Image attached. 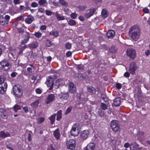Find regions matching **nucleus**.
Here are the masks:
<instances>
[{"mask_svg":"<svg viewBox=\"0 0 150 150\" xmlns=\"http://www.w3.org/2000/svg\"><path fill=\"white\" fill-rule=\"evenodd\" d=\"M34 20V17L30 15L28 16L27 18L25 20V21L27 23L30 24Z\"/></svg>","mask_w":150,"mask_h":150,"instance_id":"18","label":"nucleus"},{"mask_svg":"<svg viewBox=\"0 0 150 150\" xmlns=\"http://www.w3.org/2000/svg\"><path fill=\"white\" fill-rule=\"evenodd\" d=\"M95 11V9L93 8L87 10L84 14V16L87 18H89L93 15Z\"/></svg>","mask_w":150,"mask_h":150,"instance_id":"11","label":"nucleus"},{"mask_svg":"<svg viewBox=\"0 0 150 150\" xmlns=\"http://www.w3.org/2000/svg\"><path fill=\"white\" fill-rule=\"evenodd\" d=\"M45 83L48 87H49V89L50 90H52L54 84L53 79L52 76H50L47 77Z\"/></svg>","mask_w":150,"mask_h":150,"instance_id":"4","label":"nucleus"},{"mask_svg":"<svg viewBox=\"0 0 150 150\" xmlns=\"http://www.w3.org/2000/svg\"><path fill=\"white\" fill-rule=\"evenodd\" d=\"M26 47V46H24L22 48L20 49V50L18 52V54H19L23 52V50L25 49Z\"/></svg>","mask_w":150,"mask_h":150,"instance_id":"57","label":"nucleus"},{"mask_svg":"<svg viewBox=\"0 0 150 150\" xmlns=\"http://www.w3.org/2000/svg\"><path fill=\"white\" fill-rule=\"evenodd\" d=\"M120 99L119 98H115L113 104L115 107H117L120 106Z\"/></svg>","mask_w":150,"mask_h":150,"instance_id":"22","label":"nucleus"},{"mask_svg":"<svg viewBox=\"0 0 150 150\" xmlns=\"http://www.w3.org/2000/svg\"><path fill=\"white\" fill-rule=\"evenodd\" d=\"M117 51V48L115 46H112L109 49V51L110 52L113 54L116 53Z\"/></svg>","mask_w":150,"mask_h":150,"instance_id":"24","label":"nucleus"},{"mask_svg":"<svg viewBox=\"0 0 150 150\" xmlns=\"http://www.w3.org/2000/svg\"><path fill=\"white\" fill-rule=\"evenodd\" d=\"M69 91L71 93H74L76 91V88L73 83H70L69 84Z\"/></svg>","mask_w":150,"mask_h":150,"instance_id":"13","label":"nucleus"},{"mask_svg":"<svg viewBox=\"0 0 150 150\" xmlns=\"http://www.w3.org/2000/svg\"><path fill=\"white\" fill-rule=\"evenodd\" d=\"M56 114H54L52 115L50 117H49V119L51 121V124H54V121L55 120V119L56 118Z\"/></svg>","mask_w":150,"mask_h":150,"instance_id":"30","label":"nucleus"},{"mask_svg":"<svg viewBox=\"0 0 150 150\" xmlns=\"http://www.w3.org/2000/svg\"><path fill=\"white\" fill-rule=\"evenodd\" d=\"M78 79L81 80H83L85 79L84 76L81 74H78Z\"/></svg>","mask_w":150,"mask_h":150,"instance_id":"50","label":"nucleus"},{"mask_svg":"<svg viewBox=\"0 0 150 150\" xmlns=\"http://www.w3.org/2000/svg\"><path fill=\"white\" fill-rule=\"evenodd\" d=\"M140 90H138L137 92L138 100L137 102L136 107L137 108H140V106L141 92Z\"/></svg>","mask_w":150,"mask_h":150,"instance_id":"14","label":"nucleus"},{"mask_svg":"<svg viewBox=\"0 0 150 150\" xmlns=\"http://www.w3.org/2000/svg\"><path fill=\"white\" fill-rule=\"evenodd\" d=\"M65 46L67 49H70L71 48V44L69 42H67L65 44Z\"/></svg>","mask_w":150,"mask_h":150,"instance_id":"47","label":"nucleus"},{"mask_svg":"<svg viewBox=\"0 0 150 150\" xmlns=\"http://www.w3.org/2000/svg\"><path fill=\"white\" fill-rule=\"evenodd\" d=\"M50 34L51 35H52L55 37H57L58 36L59 33L58 31H51L50 32Z\"/></svg>","mask_w":150,"mask_h":150,"instance_id":"43","label":"nucleus"},{"mask_svg":"<svg viewBox=\"0 0 150 150\" xmlns=\"http://www.w3.org/2000/svg\"><path fill=\"white\" fill-rule=\"evenodd\" d=\"M64 11L65 12L66 14H69V13L71 12V11L69 10L68 8H65L64 9Z\"/></svg>","mask_w":150,"mask_h":150,"instance_id":"51","label":"nucleus"},{"mask_svg":"<svg viewBox=\"0 0 150 150\" xmlns=\"http://www.w3.org/2000/svg\"><path fill=\"white\" fill-rule=\"evenodd\" d=\"M137 68L138 67L135 63L133 62H132L130 65L129 71L130 72L131 74H134L135 71Z\"/></svg>","mask_w":150,"mask_h":150,"instance_id":"8","label":"nucleus"},{"mask_svg":"<svg viewBox=\"0 0 150 150\" xmlns=\"http://www.w3.org/2000/svg\"><path fill=\"white\" fill-rule=\"evenodd\" d=\"M47 150H55V149L52 145L51 144L50 146H49Z\"/></svg>","mask_w":150,"mask_h":150,"instance_id":"63","label":"nucleus"},{"mask_svg":"<svg viewBox=\"0 0 150 150\" xmlns=\"http://www.w3.org/2000/svg\"><path fill=\"white\" fill-rule=\"evenodd\" d=\"M87 90L88 91L91 93V94H95L96 91L95 88L93 87H88L87 88Z\"/></svg>","mask_w":150,"mask_h":150,"instance_id":"31","label":"nucleus"},{"mask_svg":"<svg viewBox=\"0 0 150 150\" xmlns=\"http://www.w3.org/2000/svg\"><path fill=\"white\" fill-rule=\"evenodd\" d=\"M10 135V134L7 132H5L4 131L0 132V137L5 138L6 137H9Z\"/></svg>","mask_w":150,"mask_h":150,"instance_id":"21","label":"nucleus"},{"mask_svg":"<svg viewBox=\"0 0 150 150\" xmlns=\"http://www.w3.org/2000/svg\"><path fill=\"white\" fill-rule=\"evenodd\" d=\"M101 14L102 17L104 18H106L108 16L107 12L105 9H103L101 12Z\"/></svg>","mask_w":150,"mask_h":150,"instance_id":"37","label":"nucleus"},{"mask_svg":"<svg viewBox=\"0 0 150 150\" xmlns=\"http://www.w3.org/2000/svg\"><path fill=\"white\" fill-rule=\"evenodd\" d=\"M55 97L54 94H51L49 95L45 100V103L48 104L51 102L53 101L55 99Z\"/></svg>","mask_w":150,"mask_h":150,"instance_id":"9","label":"nucleus"},{"mask_svg":"<svg viewBox=\"0 0 150 150\" xmlns=\"http://www.w3.org/2000/svg\"><path fill=\"white\" fill-rule=\"evenodd\" d=\"M29 40H28V39H23L22 42H21V43L22 44H23V45H24L25 44V43H26Z\"/></svg>","mask_w":150,"mask_h":150,"instance_id":"61","label":"nucleus"},{"mask_svg":"<svg viewBox=\"0 0 150 150\" xmlns=\"http://www.w3.org/2000/svg\"><path fill=\"white\" fill-rule=\"evenodd\" d=\"M39 102V100H36L33 103H31L30 105L33 108H35L38 107Z\"/></svg>","mask_w":150,"mask_h":150,"instance_id":"26","label":"nucleus"},{"mask_svg":"<svg viewBox=\"0 0 150 150\" xmlns=\"http://www.w3.org/2000/svg\"><path fill=\"white\" fill-rule=\"evenodd\" d=\"M89 132L88 130H85L82 132L81 133L80 137L82 140L86 139L89 135Z\"/></svg>","mask_w":150,"mask_h":150,"instance_id":"10","label":"nucleus"},{"mask_svg":"<svg viewBox=\"0 0 150 150\" xmlns=\"http://www.w3.org/2000/svg\"><path fill=\"white\" fill-rule=\"evenodd\" d=\"M119 124L118 121L116 120H112L110 122V127H112Z\"/></svg>","mask_w":150,"mask_h":150,"instance_id":"36","label":"nucleus"},{"mask_svg":"<svg viewBox=\"0 0 150 150\" xmlns=\"http://www.w3.org/2000/svg\"><path fill=\"white\" fill-rule=\"evenodd\" d=\"M46 46L47 47H50L52 46V44L51 42L50 41L48 40H47L46 42Z\"/></svg>","mask_w":150,"mask_h":150,"instance_id":"48","label":"nucleus"},{"mask_svg":"<svg viewBox=\"0 0 150 150\" xmlns=\"http://www.w3.org/2000/svg\"><path fill=\"white\" fill-rule=\"evenodd\" d=\"M67 22L68 24L70 26H74L76 24V21L71 19L67 20Z\"/></svg>","mask_w":150,"mask_h":150,"instance_id":"32","label":"nucleus"},{"mask_svg":"<svg viewBox=\"0 0 150 150\" xmlns=\"http://www.w3.org/2000/svg\"><path fill=\"white\" fill-rule=\"evenodd\" d=\"M126 53L127 55L132 59H134L136 57L135 51L133 49L131 48L127 49Z\"/></svg>","mask_w":150,"mask_h":150,"instance_id":"5","label":"nucleus"},{"mask_svg":"<svg viewBox=\"0 0 150 150\" xmlns=\"http://www.w3.org/2000/svg\"><path fill=\"white\" fill-rule=\"evenodd\" d=\"M70 133L72 136L75 137L79 134V131L76 129L75 127L73 126L71 130Z\"/></svg>","mask_w":150,"mask_h":150,"instance_id":"15","label":"nucleus"},{"mask_svg":"<svg viewBox=\"0 0 150 150\" xmlns=\"http://www.w3.org/2000/svg\"><path fill=\"white\" fill-rule=\"evenodd\" d=\"M11 67V64L7 60H3L0 62V69L6 71L9 70Z\"/></svg>","mask_w":150,"mask_h":150,"instance_id":"3","label":"nucleus"},{"mask_svg":"<svg viewBox=\"0 0 150 150\" xmlns=\"http://www.w3.org/2000/svg\"><path fill=\"white\" fill-rule=\"evenodd\" d=\"M95 144L94 143H91L88 144L85 147V150H94Z\"/></svg>","mask_w":150,"mask_h":150,"instance_id":"17","label":"nucleus"},{"mask_svg":"<svg viewBox=\"0 0 150 150\" xmlns=\"http://www.w3.org/2000/svg\"><path fill=\"white\" fill-rule=\"evenodd\" d=\"M111 127L112 129L115 132H119L120 130V126L119 124Z\"/></svg>","mask_w":150,"mask_h":150,"instance_id":"27","label":"nucleus"},{"mask_svg":"<svg viewBox=\"0 0 150 150\" xmlns=\"http://www.w3.org/2000/svg\"><path fill=\"white\" fill-rule=\"evenodd\" d=\"M143 11L144 13H148L149 12V10L146 8H145L143 9Z\"/></svg>","mask_w":150,"mask_h":150,"instance_id":"60","label":"nucleus"},{"mask_svg":"<svg viewBox=\"0 0 150 150\" xmlns=\"http://www.w3.org/2000/svg\"><path fill=\"white\" fill-rule=\"evenodd\" d=\"M0 116L3 118L6 119L7 118V116L5 110L3 109H0Z\"/></svg>","mask_w":150,"mask_h":150,"instance_id":"23","label":"nucleus"},{"mask_svg":"<svg viewBox=\"0 0 150 150\" xmlns=\"http://www.w3.org/2000/svg\"><path fill=\"white\" fill-rule=\"evenodd\" d=\"M23 109L24 110V111L25 113L28 112L29 111L28 108L26 106L23 107Z\"/></svg>","mask_w":150,"mask_h":150,"instance_id":"64","label":"nucleus"},{"mask_svg":"<svg viewBox=\"0 0 150 150\" xmlns=\"http://www.w3.org/2000/svg\"><path fill=\"white\" fill-rule=\"evenodd\" d=\"M53 135L58 140L59 139L60 136V134L59 130V129H57L54 131Z\"/></svg>","mask_w":150,"mask_h":150,"instance_id":"20","label":"nucleus"},{"mask_svg":"<svg viewBox=\"0 0 150 150\" xmlns=\"http://www.w3.org/2000/svg\"><path fill=\"white\" fill-rule=\"evenodd\" d=\"M52 73L53 74V76L55 79L57 78L60 76V74L57 71L54 70L52 71Z\"/></svg>","mask_w":150,"mask_h":150,"instance_id":"34","label":"nucleus"},{"mask_svg":"<svg viewBox=\"0 0 150 150\" xmlns=\"http://www.w3.org/2000/svg\"><path fill=\"white\" fill-rule=\"evenodd\" d=\"M46 14L48 16H50L52 14V12L50 10H46L45 11Z\"/></svg>","mask_w":150,"mask_h":150,"instance_id":"52","label":"nucleus"},{"mask_svg":"<svg viewBox=\"0 0 150 150\" xmlns=\"http://www.w3.org/2000/svg\"><path fill=\"white\" fill-rule=\"evenodd\" d=\"M25 10H28L29 9H30V8L28 6V2H26L25 3Z\"/></svg>","mask_w":150,"mask_h":150,"instance_id":"53","label":"nucleus"},{"mask_svg":"<svg viewBox=\"0 0 150 150\" xmlns=\"http://www.w3.org/2000/svg\"><path fill=\"white\" fill-rule=\"evenodd\" d=\"M34 35L37 38H40L41 37L42 33L40 32H37L34 34Z\"/></svg>","mask_w":150,"mask_h":150,"instance_id":"46","label":"nucleus"},{"mask_svg":"<svg viewBox=\"0 0 150 150\" xmlns=\"http://www.w3.org/2000/svg\"><path fill=\"white\" fill-rule=\"evenodd\" d=\"M55 16L59 21L63 20L64 19V16H60L57 13L56 14Z\"/></svg>","mask_w":150,"mask_h":150,"instance_id":"39","label":"nucleus"},{"mask_svg":"<svg viewBox=\"0 0 150 150\" xmlns=\"http://www.w3.org/2000/svg\"><path fill=\"white\" fill-rule=\"evenodd\" d=\"M144 87L147 90H149L150 89V86L148 84L147 82H145L144 83Z\"/></svg>","mask_w":150,"mask_h":150,"instance_id":"45","label":"nucleus"},{"mask_svg":"<svg viewBox=\"0 0 150 150\" xmlns=\"http://www.w3.org/2000/svg\"><path fill=\"white\" fill-rule=\"evenodd\" d=\"M139 145L136 143H132L130 145V149L131 150H134L138 147Z\"/></svg>","mask_w":150,"mask_h":150,"instance_id":"28","label":"nucleus"},{"mask_svg":"<svg viewBox=\"0 0 150 150\" xmlns=\"http://www.w3.org/2000/svg\"><path fill=\"white\" fill-rule=\"evenodd\" d=\"M72 107L71 106H69L68 107L64 113L65 115H67L69 113H70L72 110Z\"/></svg>","mask_w":150,"mask_h":150,"instance_id":"41","label":"nucleus"},{"mask_svg":"<svg viewBox=\"0 0 150 150\" xmlns=\"http://www.w3.org/2000/svg\"><path fill=\"white\" fill-rule=\"evenodd\" d=\"M0 24L2 25L7 24V21L3 17L0 18Z\"/></svg>","mask_w":150,"mask_h":150,"instance_id":"29","label":"nucleus"},{"mask_svg":"<svg viewBox=\"0 0 150 150\" xmlns=\"http://www.w3.org/2000/svg\"><path fill=\"white\" fill-rule=\"evenodd\" d=\"M13 109L14 111L16 112L18 110L21 109V107L19 105L16 104L13 106Z\"/></svg>","mask_w":150,"mask_h":150,"instance_id":"38","label":"nucleus"},{"mask_svg":"<svg viewBox=\"0 0 150 150\" xmlns=\"http://www.w3.org/2000/svg\"><path fill=\"white\" fill-rule=\"evenodd\" d=\"M66 145L68 149L73 150L76 146L75 141L74 139H70L67 141Z\"/></svg>","mask_w":150,"mask_h":150,"instance_id":"6","label":"nucleus"},{"mask_svg":"<svg viewBox=\"0 0 150 150\" xmlns=\"http://www.w3.org/2000/svg\"><path fill=\"white\" fill-rule=\"evenodd\" d=\"M62 111L59 110L57 112V117L56 120L57 121L59 120L62 118Z\"/></svg>","mask_w":150,"mask_h":150,"instance_id":"35","label":"nucleus"},{"mask_svg":"<svg viewBox=\"0 0 150 150\" xmlns=\"http://www.w3.org/2000/svg\"><path fill=\"white\" fill-rule=\"evenodd\" d=\"M59 2L63 6H66L68 5L66 1L64 0H59Z\"/></svg>","mask_w":150,"mask_h":150,"instance_id":"40","label":"nucleus"},{"mask_svg":"<svg viewBox=\"0 0 150 150\" xmlns=\"http://www.w3.org/2000/svg\"><path fill=\"white\" fill-rule=\"evenodd\" d=\"M100 107L103 110H105L107 108V105L103 103H101Z\"/></svg>","mask_w":150,"mask_h":150,"instance_id":"42","label":"nucleus"},{"mask_svg":"<svg viewBox=\"0 0 150 150\" xmlns=\"http://www.w3.org/2000/svg\"><path fill=\"white\" fill-rule=\"evenodd\" d=\"M17 75V73L16 72H12L11 74V76L12 77H14Z\"/></svg>","mask_w":150,"mask_h":150,"instance_id":"58","label":"nucleus"},{"mask_svg":"<svg viewBox=\"0 0 150 150\" xmlns=\"http://www.w3.org/2000/svg\"><path fill=\"white\" fill-rule=\"evenodd\" d=\"M45 9L42 7L39 8H38V12L41 13H44L45 12Z\"/></svg>","mask_w":150,"mask_h":150,"instance_id":"56","label":"nucleus"},{"mask_svg":"<svg viewBox=\"0 0 150 150\" xmlns=\"http://www.w3.org/2000/svg\"><path fill=\"white\" fill-rule=\"evenodd\" d=\"M7 85L6 83L0 84V94H4L6 91Z\"/></svg>","mask_w":150,"mask_h":150,"instance_id":"12","label":"nucleus"},{"mask_svg":"<svg viewBox=\"0 0 150 150\" xmlns=\"http://www.w3.org/2000/svg\"><path fill=\"white\" fill-rule=\"evenodd\" d=\"M69 94L68 92H62L59 95V98L63 101H67L69 97Z\"/></svg>","mask_w":150,"mask_h":150,"instance_id":"7","label":"nucleus"},{"mask_svg":"<svg viewBox=\"0 0 150 150\" xmlns=\"http://www.w3.org/2000/svg\"><path fill=\"white\" fill-rule=\"evenodd\" d=\"M13 2L15 5L19 4H20V0H14Z\"/></svg>","mask_w":150,"mask_h":150,"instance_id":"62","label":"nucleus"},{"mask_svg":"<svg viewBox=\"0 0 150 150\" xmlns=\"http://www.w3.org/2000/svg\"><path fill=\"white\" fill-rule=\"evenodd\" d=\"M31 6L33 7H35L38 6V4L35 2H32L31 4Z\"/></svg>","mask_w":150,"mask_h":150,"instance_id":"55","label":"nucleus"},{"mask_svg":"<svg viewBox=\"0 0 150 150\" xmlns=\"http://www.w3.org/2000/svg\"><path fill=\"white\" fill-rule=\"evenodd\" d=\"M13 91L14 95L18 98H21L23 95V91L18 84L15 85L13 86Z\"/></svg>","mask_w":150,"mask_h":150,"instance_id":"2","label":"nucleus"},{"mask_svg":"<svg viewBox=\"0 0 150 150\" xmlns=\"http://www.w3.org/2000/svg\"><path fill=\"white\" fill-rule=\"evenodd\" d=\"M35 91L37 93L39 94H41L42 93L41 90L39 88H36L35 89Z\"/></svg>","mask_w":150,"mask_h":150,"instance_id":"59","label":"nucleus"},{"mask_svg":"<svg viewBox=\"0 0 150 150\" xmlns=\"http://www.w3.org/2000/svg\"><path fill=\"white\" fill-rule=\"evenodd\" d=\"M72 19H75L77 17V15L75 13H72L70 15Z\"/></svg>","mask_w":150,"mask_h":150,"instance_id":"49","label":"nucleus"},{"mask_svg":"<svg viewBox=\"0 0 150 150\" xmlns=\"http://www.w3.org/2000/svg\"><path fill=\"white\" fill-rule=\"evenodd\" d=\"M129 36L134 41H137L140 37V29L137 25L132 26L128 32Z\"/></svg>","mask_w":150,"mask_h":150,"instance_id":"1","label":"nucleus"},{"mask_svg":"<svg viewBox=\"0 0 150 150\" xmlns=\"http://www.w3.org/2000/svg\"><path fill=\"white\" fill-rule=\"evenodd\" d=\"M39 4L41 6H46L47 5L46 0H40L38 1Z\"/></svg>","mask_w":150,"mask_h":150,"instance_id":"25","label":"nucleus"},{"mask_svg":"<svg viewBox=\"0 0 150 150\" xmlns=\"http://www.w3.org/2000/svg\"><path fill=\"white\" fill-rule=\"evenodd\" d=\"M64 84V81L61 79H57L55 83V86H56V88H58L60 86L63 85Z\"/></svg>","mask_w":150,"mask_h":150,"instance_id":"16","label":"nucleus"},{"mask_svg":"<svg viewBox=\"0 0 150 150\" xmlns=\"http://www.w3.org/2000/svg\"><path fill=\"white\" fill-rule=\"evenodd\" d=\"M38 46V43L37 42H34L29 45L30 47L32 48H35Z\"/></svg>","mask_w":150,"mask_h":150,"instance_id":"33","label":"nucleus"},{"mask_svg":"<svg viewBox=\"0 0 150 150\" xmlns=\"http://www.w3.org/2000/svg\"><path fill=\"white\" fill-rule=\"evenodd\" d=\"M4 79L3 76H0V84H2L3 83H5L4 82Z\"/></svg>","mask_w":150,"mask_h":150,"instance_id":"54","label":"nucleus"},{"mask_svg":"<svg viewBox=\"0 0 150 150\" xmlns=\"http://www.w3.org/2000/svg\"><path fill=\"white\" fill-rule=\"evenodd\" d=\"M115 35V33L114 31L112 30H109L106 33L107 37L109 38H112L114 37Z\"/></svg>","mask_w":150,"mask_h":150,"instance_id":"19","label":"nucleus"},{"mask_svg":"<svg viewBox=\"0 0 150 150\" xmlns=\"http://www.w3.org/2000/svg\"><path fill=\"white\" fill-rule=\"evenodd\" d=\"M45 118L43 117H41L38 119V123L39 124H41L45 120Z\"/></svg>","mask_w":150,"mask_h":150,"instance_id":"44","label":"nucleus"}]
</instances>
